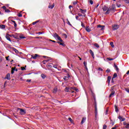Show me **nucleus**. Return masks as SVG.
<instances>
[{
    "label": "nucleus",
    "mask_w": 129,
    "mask_h": 129,
    "mask_svg": "<svg viewBox=\"0 0 129 129\" xmlns=\"http://www.w3.org/2000/svg\"><path fill=\"white\" fill-rule=\"evenodd\" d=\"M114 67H115V70H116L117 72H118L119 69L117 67V66H116V64H115V63H114Z\"/></svg>",
    "instance_id": "412c9836"
},
{
    "label": "nucleus",
    "mask_w": 129,
    "mask_h": 129,
    "mask_svg": "<svg viewBox=\"0 0 129 129\" xmlns=\"http://www.w3.org/2000/svg\"><path fill=\"white\" fill-rule=\"evenodd\" d=\"M17 16H18V17H23V15L21 13L18 14Z\"/></svg>",
    "instance_id": "72a5a7b5"
},
{
    "label": "nucleus",
    "mask_w": 129,
    "mask_h": 129,
    "mask_svg": "<svg viewBox=\"0 0 129 129\" xmlns=\"http://www.w3.org/2000/svg\"><path fill=\"white\" fill-rule=\"evenodd\" d=\"M63 79H64V80H67L68 79V77L64 76L63 77Z\"/></svg>",
    "instance_id": "c03bdc74"
},
{
    "label": "nucleus",
    "mask_w": 129,
    "mask_h": 129,
    "mask_svg": "<svg viewBox=\"0 0 129 129\" xmlns=\"http://www.w3.org/2000/svg\"><path fill=\"white\" fill-rule=\"evenodd\" d=\"M111 80V76H108L107 77V82L108 84L110 83V81Z\"/></svg>",
    "instance_id": "f3484780"
},
{
    "label": "nucleus",
    "mask_w": 129,
    "mask_h": 129,
    "mask_svg": "<svg viewBox=\"0 0 129 129\" xmlns=\"http://www.w3.org/2000/svg\"><path fill=\"white\" fill-rule=\"evenodd\" d=\"M90 4L91 5H93V1L92 0H90Z\"/></svg>",
    "instance_id": "de8ad7c7"
},
{
    "label": "nucleus",
    "mask_w": 129,
    "mask_h": 129,
    "mask_svg": "<svg viewBox=\"0 0 129 129\" xmlns=\"http://www.w3.org/2000/svg\"><path fill=\"white\" fill-rule=\"evenodd\" d=\"M12 49L15 52L16 54H19V50L16 49L15 47H12Z\"/></svg>",
    "instance_id": "dca6fc26"
},
{
    "label": "nucleus",
    "mask_w": 129,
    "mask_h": 129,
    "mask_svg": "<svg viewBox=\"0 0 129 129\" xmlns=\"http://www.w3.org/2000/svg\"><path fill=\"white\" fill-rule=\"evenodd\" d=\"M40 57L37 54H35L34 55H31V59H37V58Z\"/></svg>",
    "instance_id": "0eeeda50"
},
{
    "label": "nucleus",
    "mask_w": 129,
    "mask_h": 129,
    "mask_svg": "<svg viewBox=\"0 0 129 129\" xmlns=\"http://www.w3.org/2000/svg\"><path fill=\"white\" fill-rule=\"evenodd\" d=\"M25 38H26V37H24V36H22V37H21V39H25Z\"/></svg>",
    "instance_id": "69168bd1"
},
{
    "label": "nucleus",
    "mask_w": 129,
    "mask_h": 129,
    "mask_svg": "<svg viewBox=\"0 0 129 129\" xmlns=\"http://www.w3.org/2000/svg\"><path fill=\"white\" fill-rule=\"evenodd\" d=\"M10 12H11V11H10V10H9V9H6V10H5V12H6V13H10Z\"/></svg>",
    "instance_id": "79ce46f5"
},
{
    "label": "nucleus",
    "mask_w": 129,
    "mask_h": 129,
    "mask_svg": "<svg viewBox=\"0 0 129 129\" xmlns=\"http://www.w3.org/2000/svg\"><path fill=\"white\" fill-rule=\"evenodd\" d=\"M86 31H87V32H88V33H90V31H91V30H90L89 27H86Z\"/></svg>",
    "instance_id": "393cba45"
},
{
    "label": "nucleus",
    "mask_w": 129,
    "mask_h": 129,
    "mask_svg": "<svg viewBox=\"0 0 129 129\" xmlns=\"http://www.w3.org/2000/svg\"><path fill=\"white\" fill-rule=\"evenodd\" d=\"M70 90H71V89L69 87H66L64 89L66 92H70Z\"/></svg>",
    "instance_id": "a211bd4d"
},
{
    "label": "nucleus",
    "mask_w": 129,
    "mask_h": 129,
    "mask_svg": "<svg viewBox=\"0 0 129 129\" xmlns=\"http://www.w3.org/2000/svg\"><path fill=\"white\" fill-rule=\"evenodd\" d=\"M97 28H101L100 30L101 31H103L104 30V28H105V26L104 25L101 26L100 25H98Z\"/></svg>",
    "instance_id": "9d476101"
},
{
    "label": "nucleus",
    "mask_w": 129,
    "mask_h": 129,
    "mask_svg": "<svg viewBox=\"0 0 129 129\" xmlns=\"http://www.w3.org/2000/svg\"><path fill=\"white\" fill-rule=\"evenodd\" d=\"M14 28H15V29L17 28V23H16V22L14 23Z\"/></svg>",
    "instance_id": "09e8293b"
},
{
    "label": "nucleus",
    "mask_w": 129,
    "mask_h": 129,
    "mask_svg": "<svg viewBox=\"0 0 129 129\" xmlns=\"http://www.w3.org/2000/svg\"><path fill=\"white\" fill-rule=\"evenodd\" d=\"M98 70H99V71H103V70L102 69H101V68H99Z\"/></svg>",
    "instance_id": "8fccbe9b"
},
{
    "label": "nucleus",
    "mask_w": 129,
    "mask_h": 129,
    "mask_svg": "<svg viewBox=\"0 0 129 129\" xmlns=\"http://www.w3.org/2000/svg\"><path fill=\"white\" fill-rule=\"evenodd\" d=\"M67 21L68 22L67 23L68 25H69L71 27H72V25L70 23V22H69V20H68V19H67Z\"/></svg>",
    "instance_id": "cd10ccee"
},
{
    "label": "nucleus",
    "mask_w": 129,
    "mask_h": 129,
    "mask_svg": "<svg viewBox=\"0 0 129 129\" xmlns=\"http://www.w3.org/2000/svg\"><path fill=\"white\" fill-rule=\"evenodd\" d=\"M54 68L57 69V66H53Z\"/></svg>",
    "instance_id": "e2e57ef3"
},
{
    "label": "nucleus",
    "mask_w": 129,
    "mask_h": 129,
    "mask_svg": "<svg viewBox=\"0 0 129 129\" xmlns=\"http://www.w3.org/2000/svg\"><path fill=\"white\" fill-rule=\"evenodd\" d=\"M116 6H117V8H120L121 5L120 4L118 5V4H116Z\"/></svg>",
    "instance_id": "58836bf2"
},
{
    "label": "nucleus",
    "mask_w": 129,
    "mask_h": 129,
    "mask_svg": "<svg viewBox=\"0 0 129 129\" xmlns=\"http://www.w3.org/2000/svg\"><path fill=\"white\" fill-rule=\"evenodd\" d=\"M126 74H127V75H128V74H129V70L126 72Z\"/></svg>",
    "instance_id": "0e129e2a"
},
{
    "label": "nucleus",
    "mask_w": 129,
    "mask_h": 129,
    "mask_svg": "<svg viewBox=\"0 0 129 129\" xmlns=\"http://www.w3.org/2000/svg\"><path fill=\"white\" fill-rule=\"evenodd\" d=\"M115 111L116 112H117L118 111V109L117 108V107L115 106Z\"/></svg>",
    "instance_id": "3c124183"
},
{
    "label": "nucleus",
    "mask_w": 129,
    "mask_h": 129,
    "mask_svg": "<svg viewBox=\"0 0 129 129\" xmlns=\"http://www.w3.org/2000/svg\"><path fill=\"white\" fill-rule=\"evenodd\" d=\"M10 37H12L11 35L9 34V33L6 34V38L8 41H10V42H12V40H11V38Z\"/></svg>",
    "instance_id": "20e7f679"
},
{
    "label": "nucleus",
    "mask_w": 129,
    "mask_h": 129,
    "mask_svg": "<svg viewBox=\"0 0 129 129\" xmlns=\"http://www.w3.org/2000/svg\"><path fill=\"white\" fill-rule=\"evenodd\" d=\"M110 45H111V47H114V45H113V42H110Z\"/></svg>",
    "instance_id": "37998d69"
},
{
    "label": "nucleus",
    "mask_w": 129,
    "mask_h": 129,
    "mask_svg": "<svg viewBox=\"0 0 129 129\" xmlns=\"http://www.w3.org/2000/svg\"><path fill=\"white\" fill-rule=\"evenodd\" d=\"M54 6H55V5L53 4L52 5H49L48 6V8H49V9H53Z\"/></svg>",
    "instance_id": "bb28decb"
},
{
    "label": "nucleus",
    "mask_w": 129,
    "mask_h": 129,
    "mask_svg": "<svg viewBox=\"0 0 129 129\" xmlns=\"http://www.w3.org/2000/svg\"><path fill=\"white\" fill-rule=\"evenodd\" d=\"M18 110H20V113L22 115L25 114L26 113V111H25L23 109L18 108Z\"/></svg>",
    "instance_id": "39448f33"
},
{
    "label": "nucleus",
    "mask_w": 129,
    "mask_h": 129,
    "mask_svg": "<svg viewBox=\"0 0 129 129\" xmlns=\"http://www.w3.org/2000/svg\"><path fill=\"white\" fill-rule=\"evenodd\" d=\"M115 93V92L114 91H112L111 94L109 95V97H113V96H114Z\"/></svg>",
    "instance_id": "9b49d317"
},
{
    "label": "nucleus",
    "mask_w": 129,
    "mask_h": 129,
    "mask_svg": "<svg viewBox=\"0 0 129 129\" xmlns=\"http://www.w3.org/2000/svg\"><path fill=\"white\" fill-rule=\"evenodd\" d=\"M47 62H49V60H48V59L43 60V61H42V63H43V64H46V63H47Z\"/></svg>",
    "instance_id": "c85d7f7f"
},
{
    "label": "nucleus",
    "mask_w": 129,
    "mask_h": 129,
    "mask_svg": "<svg viewBox=\"0 0 129 129\" xmlns=\"http://www.w3.org/2000/svg\"><path fill=\"white\" fill-rule=\"evenodd\" d=\"M78 18H79V17L78 16H76V20H78Z\"/></svg>",
    "instance_id": "13d9d810"
},
{
    "label": "nucleus",
    "mask_w": 129,
    "mask_h": 129,
    "mask_svg": "<svg viewBox=\"0 0 129 129\" xmlns=\"http://www.w3.org/2000/svg\"><path fill=\"white\" fill-rule=\"evenodd\" d=\"M125 90L126 91V92H128V93H129V89L128 88H125Z\"/></svg>",
    "instance_id": "49530a36"
},
{
    "label": "nucleus",
    "mask_w": 129,
    "mask_h": 129,
    "mask_svg": "<svg viewBox=\"0 0 129 129\" xmlns=\"http://www.w3.org/2000/svg\"><path fill=\"white\" fill-rule=\"evenodd\" d=\"M115 10V5L113 4L111 7H109L105 13V15H108L111 12H113Z\"/></svg>",
    "instance_id": "f257e3e1"
},
{
    "label": "nucleus",
    "mask_w": 129,
    "mask_h": 129,
    "mask_svg": "<svg viewBox=\"0 0 129 129\" xmlns=\"http://www.w3.org/2000/svg\"><path fill=\"white\" fill-rule=\"evenodd\" d=\"M89 52H90V54H91V55H92V57L93 58H94V53L93 52V51H92V50L90 49L89 50Z\"/></svg>",
    "instance_id": "2eb2a0df"
},
{
    "label": "nucleus",
    "mask_w": 129,
    "mask_h": 129,
    "mask_svg": "<svg viewBox=\"0 0 129 129\" xmlns=\"http://www.w3.org/2000/svg\"><path fill=\"white\" fill-rule=\"evenodd\" d=\"M15 70H16V68H12L11 74H13L15 73Z\"/></svg>",
    "instance_id": "a878e982"
},
{
    "label": "nucleus",
    "mask_w": 129,
    "mask_h": 129,
    "mask_svg": "<svg viewBox=\"0 0 129 129\" xmlns=\"http://www.w3.org/2000/svg\"><path fill=\"white\" fill-rule=\"evenodd\" d=\"M11 22H12V23H13V24H15V23H16V21H15L14 20H12Z\"/></svg>",
    "instance_id": "bf43d9fd"
},
{
    "label": "nucleus",
    "mask_w": 129,
    "mask_h": 129,
    "mask_svg": "<svg viewBox=\"0 0 129 129\" xmlns=\"http://www.w3.org/2000/svg\"><path fill=\"white\" fill-rule=\"evenodd\" d=\"M111 129H116V127H113Z\"/></svg>",
    "instance_id": "774afa93"
},
{
    "label": "nucleus",
    "mask_w": 129,
    "mask_h": 129,
    "mask_svg": "<svg viewBox=\"0 0 129 129\" xmlns=\"http://www.w3.org/2000/svg\"><path fill=\"white\" fill-rule=\"evenodd\" d=\"M52 36L55 39H57V40L60 41V42H63V40H62V39H61V37H60V36H59V35L57 34L56 33H54Z\"/></svg>",
    "instance_id": "f03ea898"
},
{
    "label": "nucleus",
    "mask_w": 129,
    "mask_h": 129,
    "mask_svg": "<svg viewBox=\"0 0 129 129\" xmlns=\"http://www.w3.org/2000/svg\"><path fill=\"white\" fill-rule=\"evenodd\" d=\"M94 46L95 47H96V48H99V45H98L97 43H95Z\"/></svg>",
    "instance_id": "c756f323"
},
{
    "label": "nucleus",
    "mask_w": 129,
    "mask_h": 129,
    "mask_svg": "<svg viewBox=\"0 0 129 129\" xmlns=\"http://www.w3.org/2000/svg\"><path fill=\"white\" fill-rule=\"evenodd\" d=\"M21 70L24 71V70H26V68L25 67H21Z\"/></svg>",
    "instance_id": "a18cd8bd"
},
{
    "label": "nucleus",
    "mask_w": 129,
    "mask_h": 129,
    "mask_svg": "<svg viewBox=\"0 0 129 129\" xmlns=\"http://www.w3.org/2000/svg\"><path fill=\"white\" fill-rule=\"evenodd\" d=\"M52 63H49L47 65V68H48V69H51V68H52Z\"/></svg>",
    "instance_id": "aec40b11"
},
{
    "label": "nucleus",
    "mask_w": 129,
    "mask_h": 129,
    "mask_svg": "<svg viewBox=\"0 0 129 129\" xmlns=\"http://www.w3.org/2000/svg\"><path fill=\"white\" fill-rule=\"evenodd\" d=\"M5 79H7L8 80H11V74L9 73L6 75Z\"/></svg>",
    "instance_id": "6e6552de"
},
{
    "label": "nucleus",
    "mask_w": 129,
    "mask_h": 129,
    "mask_svg": "<svg viewBox=\"0 0 129 129\" xmlns=\"http://www.w3.org/2000/svg\"><path fill=\"white\" fill-rule=\"evenodd\" d=\"M57 90H58V89L56 87L54 88L52 90L53 93H56V92H57Z\"/></svg>",
    "instance_id": "4be33fe9"
},
{
    "label": "nucleus",
    "mask_w": 129,
    "mask_h": 129,
    "mask_svg": "<svg viewBox=\"0 0 129 129\" xmlns=\"http://www.w3.org/2000/svg\"><path fill=\"white\" fill-rule=\"evenodd\" d=\"M86 117H83L82 120V121H81V124H83V123L86 121Z\"/></svg>",
    "instance_id": "5701e85b"
},
{
    "label": "nucleus",
    "mask_w": 129,
    "mask_h": 129,
    "mask_svg": "<svg viewBox=\"0 0 129 129\" xmlns=\"http://www.w3.org/2000/svg\"><path fill=\"white\" fill-rule=\"evenodd\" d=\"M95 119H97V105L96 104V103L95 104Z\"/></svg>",
    "instance_id": "7ed1b4c3"
},
{
    "label": "nucleus",
    "mask_w": 129,
    "mask_h": 129,
    "mask_svg": "<svg viewBox=\"0 0 129 129\" xmlns=\"http://www.w3.org/2000/svg\"><path fill=\"white\" fill-rule=\"evenodd\" d=\"M31 80H27L26 82H31Z\"/></svg>",
    "instance_id": "5fc2aeb1"
},
{
    "label": "nucleus",
    "mask_w": 129,
    "mask_h": 129,
    "mask_svg": "<svg viewBox=\"0 0 129 129\" xmlns=\"http://www.w3.org/2000/svg\"><path fill=\"white\" fill-rule=\"evenodd\" d=\"M107 60H108V61H112V60H114V58H110L109 57L107 58Z\"/></svg>",
    "instance_id": "2f4dec72"
},
{
    "label": "nucleus",
    "mask_w": 129,
    "mask_h": 129,
    "mask_svg": "<svg viewBox=\"0 0 129 129\" xmlns=\"http://www.w3.org/2000/svg\"><path fill=\"white\" fill-rule=\"evenodd\" d=\"M41 76L42 78H43V79H45V78H46V76H45V75H44V74H42L41 75Z\"/></svg>",
    "instance_id": "7c9ffc66"
},
{
    "label": "nucleus",
    "mask_w": 129,
    "mask_h": 129,
    "mask_svg": "<svg viewBox=\"0 0 129 129\" xmlns=\"http://www.w3.org/2000/svg\"><path fill=\"white\" fill-rule=\"evenodd\" d=\"M118 118L120 119V121H124V120H125V118H122L121 116H119Z\"/></svg>",
    "instance_id": "ddd939ff"
},
{
    "label": "nucleus",
    "mask_w": 129,
    "mask_h": 129,
    "mask_svg": "<svg viewBox=\"0 0 129 129\" xmlns=\"http://www.w3.org/2000/svg\"><path fill=\"white\" fill-rule=\"evenodd\" d=\"M0 29L4 30V29H6V25H0Z\"/></svg>",
    "instance_id": "6ab92c4d"
},
{
    "label": "nucleus",
    "mask_w": 129,
    "mask_h": 129,
    "mask_svg": "<svg viewBox=\"0 0 129 129\" xmlns=\"http://www.w3.org/2000/svg\"><path fill=\"white\" fill-rule=\"evenodd\" d=\"M69 120H70V121H72V119L71 118H69Z\"/></svg>",
    "instance_id": "4d7b16f0"
},
{
    "label": "nucleus",
    "mask_w": 129,
    "mask_h": 129,
    "mask_svg": "<svg viewBox=\"0 0 129 129\" xmlns=\"http://www.w3.org/2000/svg\"><path fill=\"white\" fill-rule=\"evenodd\" d=\"M123 125H124L125 128H129V123H126V122L124 121L123 122Z\"/></svg>",
    "instance_id": "1a4fd4ad"
},
{
    "label": "nucleus",
    "mask_w": 129,
    "mask_h": 129,
    "mask_svg": "<svg viewBox=\"0 0 129 129\" xmlns=\"http://www.w3.org/2000/svg\"><path fill=\"white\" fill-rule=\"evenodd\" d=\"M6 60H7V61H9V56L6 57Z\"/></svg>",
    "instance_id": "052dcab7"
},
{
    "label": "nucleus",
    "mask_w": 129,
    "mask_h": 129,
    "mask_svg": "<svg viewBox=\"0 0 129 129\" xmlns=\"http://www.w3.org/2000/svg\"><path fill=\"white\" fill-rule=\"evenodd\" d=\"M57 43H58V44H59V45H61V46H64V43H61L59 41L57 42Z\"/></svg>",
    "instance_id": "e433bc0d"
},
{
    "label": "nucleus",
    "mask_w": 129,
    "mask_h": 129,
    "mask_svg": "<svg viewBox=\"0 0 129 129\" xmlns=\"http://www.w3.org/2000/svg\"><path fill=\"white\" fill-rule=\"evenodd\" d=\"M108 9L106 6H104L103 8H102L103 11H104V12H105V11H107V9Z\"/></svg>",
    "instance_id": "b1692460"
},
{
    "label": "nucleus",
    "mask_w": 129,
    "mask_h": 129,
    "mask_svg": "<svg viewBox=\"0 0 129 129\" xmlns=\"http://www.w3.org/2000/svg\"><path fill=\"white\" fill-rule=\"evenodd\" d=\"M118 28H119V26L115 24L112 26V30L113 31H116V30H117V29H118Z\"/></svg>",
    "instance_id": "423d86ee"
},
{
    "label": "nucleus",
    "mask_w": 129,
    "mask_h": 129,
    "mask_svg": "<svg viewBox=\"0 0 129 129\" xmlns=\"http://www.w3.org/2000/svg\"><path fill=\"white\" fill-rule=\"evenodd\" d=\"M84 65L85 67H87V62L84 61Z\"/></svg>",
    "instance_id": "4c0bfd02"
},
{
    "label": "nucleus",
    "mask_w": 129,
    "mask_h": 129,
    "mask_svg": "<svg viewBox=\"0 0 129 129\" xmlns=\"http://www.w3.org/2000/svg\"><path fill=\"white\" fill-rule=\"evenodd\" d=\"M86 70H87V71H88V69L87 68V67H85Z\"/></svg>",
    "instance_id": "680f3d73"
},
{
    "label": "nucleus",
    "mask_w": 129,
    "mask_h": 129,
    "mask_svg": "<svg viewBox=\"0 0 129 129\" xmlns=\"http://www.w3.org/2000/svg\"><path fill=\"white\" fill-rule=\"evenodd\" d=\"M106 72L107 73H109V72H110V70L109 69H107Z\"/></svg>",
    "instance_id": "a19ab883"
},
{
    "label": "nucleus",
    "mask_w": 129,
    "mask_h": 129,
    "mask_svg": "<svg viewBox=\"0 0 129 129\" xmlns=\"http://www.w3.org/2000/svg\"><path fill=\"white\" fill-rule=\"evenodd\" d=\"M37 23H39V20H37L35 22H33L32 24L33 25H36V24H37Z\"/></svg>",
    "instance_id": "c9c22d12"
},
{
    "label": "nucleus",
    "mask_w": 129,
    "mask_h": 129,
    "mask_svg": "<svg viewBox=\"0 0 129 129\" xmlns=\"http://www.w3.org/2000/svg\"><path fill=\"white\" fill-rule=\"evenodd\" d=\"M74 89H75V90H76V91L77 92H78L79 91V90H78V89H76V88H74Z\"/></svg>",
    "instance_id": "603ef678"
},
{
    "label": "nucleus",
    "mask_w": 129,
    "mask_h": 129,
    "mask_svg": "<svg viewBox=\"0 0 129 129\" xmlns=\"http://www.w3.org/2000/svg\"><path fill=\"white\" fill-rule=\"evenodd\" d=\"M80 11L82 13V14H85V13L87 12V10L86 9L83 10L82 9H80Z\"/></svg>",
    "instance_id": "4468645a"
},
{
    "label": "nucleus",
    "mask_w": 129,
    "mask_h": 129,
    "mask_svg": "<svg viewBox=\"0 0 129 129\" xmlns=\"http://www.w3.org/2000/svg\"><path fill=\"white\" fill-rule=\"evenodd\" d=\"M77 3H78L77 1H74L73 2V4L74 6H76V5H77Z\"/></svg>",
    "instance_id": "473e14b6"
},
{
    "label": "nucleus",
    "mask_w": 129,
    "mask_h": 129,
    "mask_svg": "<svg viewBox=\"0 0 129 129\" xmlns=\"http://www.w3.org/2000/svg\"><path fill=\"white\" fill-rule=\"evenodd\" d=\"M78 16H79V17H82V14H80V13H79V14H78Z\"/></svg>",
    "instance_id": "6e6d98bb"
},
{
    "label": "nucleus",
    "mask_w": 129,
    "mask_h": 129,
    "mask_svg": "<svg viewBox=\"0 0 129 129\" xmlns=\"http://www.w3.org/2000/svg\"><path fill=\"white\" fill-rule=\"evenodd\" d=\"M81 26H82V28H85V26L83 24V22H81Z\"/></svg>",
    "instance_id": "ea45409f"
},
{
    "label": "nucleus",
    "mask_w": 129,
    "mask_h": 129,
    "mask_svg": "<svg viewBox=\"0 0 129 129\" xmlns=\"http://www.w3.org/2000/svg\"><path fill=\"white\" fill-rule=\"evenodd\" d=\"M71 8H72V6L70 5V6H69V9H71Z\"/></svg>",
    "instance_id": "338daca9"
},
{
    "label": "nucleus",
    "mask_w": 129,
    "mask_h": 129,
    "mask_svg": "<svg viewBox=\"0 0 129 129\" xmlns=\"http://www.w3.org/2000/svg\"><path fill=\"white\" fill-rule=\"evenodd\" d=\"M107 128V125L106 124H104L103 126V129H106Z\"/></svg>",
    "instance_id": "f704fd0d"
},
{
    "label": "nucleus",
    "mask_w": 129,
    "mask_h": 129,
    "mask_svg": "<svg viewBox=\"0 0 129 129\" xmlns=\"http://www.w3.org/2000/svg\"><path fill=\"white\" fill-rule=\"evenodd\" d=\"M116 77H117V74L116 73L114 74L111 80L112 83L114 82L113 79H114V78H116Z\"/></svg>",
    "instance_id": "f8f14e48"
},
{
    "label": "nucleus",
    "mask_w": 129,
    "mask_h": 129,
    "mask_svg": "<svg viewBox=\"0 0 129 129\" xmlns=\"http://www.w3.org/2000/svg\"><path fill=\"white\" fill-rule=\"evenodd\" d=\"M2 8L4 9L5 11L7 10V7H6V6L2 7Z\"/></svg>",
    "instance_id": "864d4df0"
}]
</instances>
